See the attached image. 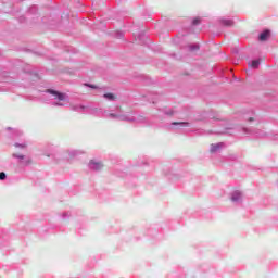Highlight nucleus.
Here are the masks:
<instances>
[{"label":"nucleus","mask_w":278,"mask_h":278,"mask_svg":"<svg viewBox=\"0 0 278 278\" xmlns=\"http://www.w3.org/2000/svg\"><path fill=\"white\" fill-rule=\"evenodd\" d=\"M13 157H17V160H25V155L18 153L13 154Z\"/></svg>","instance_id":"0eeeda50"},{"label":"nucleus","mask_w":278,"mask_h":278,"mask_svg":"<svg viewBox=\"0 0 278 278\" xmlns=\"http://www.w3.org/2000/svg\"><path fill=\"white\" fill-rule=\"evenodd\" d=\"M3 179H5V173L1 172L0 173V180L3 181Z\"/></svg>","instance_id":"f8f14e48"},{"label":"nucleus","mask_w":278,"mask_h":278,"mask_svg":"<svg viewBox=\"0 0 278 278\" xmlns=\"http://www.w3.org/2000/svg\"><path fill=\"white\" fill-rule=\"evenodd\" d=\"M89 166L92 170H101V168H103V163L90 161Z\"/></svg>","instance_id":"f03ea898"},{"label":"nucleus","mask_w":278,"mask_h":278,"mask_svg":"<svg viewBox=\"0 0 278 278\" xmlns=\"http://www.w3.org/2000/svg\"><path fill=\"white\" fill-rule=\"evenodd\" d=\"M24 164H25L26 166H29V164H31V159L26 160V161L24 162Z\"/></svg>","instance_id":"ddd939ff"},{"label":"nucleus","mask_w":278,"mask_h":278,"mask_svg":"<svg viewBox=\"0 0 278 278\" xmlns=\"http://www.w3.org/2000/svg\"><path fill=\"white\" fill-rule=\"evenodd\" d=\"M104 99H108L109 101H116V96L114 93H105Z\"/></svg>","instance_id":"20e7f679"},{"label":"nucleus","mask_w":278,"mask_h":278,"mask_svg":"<svg viewBox=\"0 0 278 278\" xmlns=\"http://www.w3.org/2000/svg\"><path fill=\"white\" fill-rule=\"evenodd\" d=\"M109 116H110L111 118H118V115L113 114V113H111Z\"/></svg>","instance_id":"4468645a"},{"label":"nucleus","mask_w":278,"mask_h":278,"mask_svg":"<svg viewBox=\"0 0 278 278\" xmlns=\"http://www.w3.org/2000/svg\"><path fill=\"white\" fill-rule=\"evenodd\" d=\"M86 86H88L89 88L97 89V86H94V85H86Z\"/></svg>","instance_id":"2eb2a0df"},{"label":"nucleus","mask_w":278,"mask_h":278,"mask_svg":"<svg viewBox=\"0 0 278 278\" xmlns=\"http://www.w3.org/2000/svg\"><path fill=\"white\" fill-rule=\"evenodd\" d=\"M268 38H270V30H264V31L260 35V40H261V42H264V41L268 40Z\"/></svg>","instance_id":"7ed1b4c3"},{"label":"nucleus","mask_w":278,"mask_h":278,"mask_svg":"<svg viewBox=\"0 0 278 278\" xmlns=\"http://www.w3.org/2000/svg\"><path fill=\"white\" fill-rule=\"evenodd\" d=\"M217 149H220V144L212 146L211 151L214 152L217 151Z\"/></svg>","instance_id":"9d476101"},{"label":"nucleus","mask_w":278,"mask_h":278,"mask_svg":"<svg viewBox=\"0 0 278 278\" xmlns=\"http://www.w3.org/2000/svg\"><path fill=\"white\" fill-rule=\"evenodd\" d=\"M190 51H199V45L189 46Z\"/></svg>","instance_id":"1a4fd4ad"},{"label":"nucleus","mask_w":278,"mask_h":278,"mask_svg":"<svg viewBox=\"0 0 278 278\" xmlns=\"http://www.w3.org/2000/svg\"><path fill=\"white\" fill-rule=\"evenodd\" d=\"M250 121H253V117H251Z\"/></svg>","instance_id":"f3484780"},{"label":"nucleus","mask_w":278,"mask_h":278,"mask_svg":"<svg viewBox=\"0 0 278 278\" xmlns=\"http://www.w3.org/2000/svg\"><path fill=\"white\" fill-rule=\"evenodd\" d=\"M48 92L50 94H53L54 99H58L59 101H64V99H66V94L62 93L60 91H55V90H48Z\"/></svg>","instance_id":"f257e3e1"},{"label":"nucleus","mask_w":278,"mask_h":278,"mask_svg":"<svg viewBox=\"0 0 278 278\" xmlns=\"http://www.w3.org/2000/svg\"><path fill=\"white\" fill-rule=\"evenodd\" d=\"M15 147H20V149H26L27 144H25V143H23V144L16 143Z\"/></svg>","instance_id":"9b49d317"},{"label":"nucleus","mask_w":278,"mask_h":278,"mask_svg":"<svg viewBox=\"0 0 278 278\" xmlns=\"http://www.w3.org/2000/svg\"><path fill=\"white\" fill-rule=\"evenodd\" d=\"M201 23V17H195L193 21H192V25H199Z\"/></svg>","instance_id":"6e6552de"},{"label":"nucleus","mask_w":278,"mask_h":278,"mask_svg":"<svg viewBox=\"0 0 278 278\" xmlns=\"http://www.w3.org/2000/svg\"><path fill=\"white\" fill-rule=\"evenodd\" d=\"M222 25H225V27H231L233 25V21L231 20H223Z\"/></svg>","instance_id":"39448f33"},{"label":"nucleus","mask_w":278,"mask_h":278,"mask_svg":"<svg viewBox=\"0 0 278 278\" xmlns=\"http://www.w3.org/2000/svg\"><path fill=\"white\" fill-rule=\"evenodd\" d=\"M251 68H260V60L252 61Z\"/></svg>","instance_id":"423d86ee"},{"label":"nucleus","mask_w":278,"mask_h":278,"mask_svg":"<svg viewBox=\"0 0 278 278\" xmlns=\"http://www.w3.org/2000/svg\"><path fill=\"white\" fill-rule=\"evenodd\" d=\"M232 201H236V198H232Z\"/></svg>","instance_id":"dca6fc26"}]
</instances>
